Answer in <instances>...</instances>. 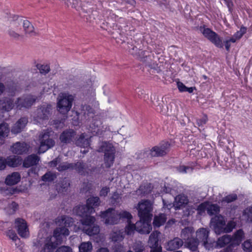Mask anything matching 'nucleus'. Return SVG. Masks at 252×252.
I'll use <instances>...</instances> for the list:
<instances>
[{"mask_svg": "<svg viewBox=\"0 0 252 252\" xmlns=\"http://www.w3.org/2000/svg\"><path fill=\"white\" fill-rule=\"evenodd\" d=\"M243 248L245 252H252V241H245L243 244Z\"/></svg>", "mask_w": 252, "mask_h": 252, "instance_id": "a19ab883", "label": "nucleus"}, {"mask_svg": "<svg viewBox=\"0 0 252 252\" xmlns=\"http://www.w3.org/2000/svg\"><path fill=\"white\" fill-rule=\"evenodd\" d=\"M199 243L196 239L190 238L185 242V245L191 251H195L197 249Z\"/></svg>", "mask_w": 252, "mask_h": 252, "instance_id": "e433bc0d", "label": "nucleus"}, {"mask_svg": "<svg viewBox=\"0 0 252 252\" xmlns=\"http://www.w3.org/2000/svg\"><path fill=\"white\" fill-rule=\"evenodd\" d=\"M15 105V101L11 97H6L0 100V109L3 111L8 112L11 110Z\"/></svg>", "mask_w": 252, "mask_h": 252, "instance_id": "6ab92c4d", "label": "nucleus"}, {"mask_svg": "<svg viewBox=\"0 0 252 252\" xmlns=\"http://www.w3.org/2000/svg\"><path fill=\"white\" fill-rule=\"evenodd\" d=\"M236 223L233 220L229 221L225 225L224 218L221 215L216 216L211 219L210 226L212 227L216 233L231 232L235 227Z\"/></svg>", "mask_w": 252, "mask_h": 252, "instance_id": "423d86ee", "label": "nucleus"}, {"mask_svg": "<svg viewBox=\"0 0 252 252\" xmlns=\"http://www.w3.org/2000/svg\"><path fill=\"white\" fill-rule=\"evenodd\" d=\"M47 131L44 130L39 135L38 140V144H39L38 152L39 153H43L47 150Z\"/></svg>", "mask_w": 252, "mask_h": 252, "instance_id": "aec40b11", "label": "nucleus"}, {"mask_svg": "<svg viewBox=\"0 0 252 252\" xmlns=\"http://www.w3.org/2000/svg\"><path fill=\"white\" fill-rule=\"evenodd\" d=\"M220 252H233L230 248H226L223 249V251H220Z\"/></svg>", "mask_w": 252, "mask_h": 252, "instance_id": "774afa93", "label": "nucleus"}, {"mask_svg": "<svg viewBox=\"0 0 252 252\" xmlns=\"http://www.w3.org/2000/svg\"><path fill=\"white\" fill-rule=\"evenodd\" d=\"M5 159V166L6 165L15 167L19 166L22 163V159L21 157L16 156H10L7 157Z\"/></svg>", "mask_w": 252, "mask_h": 252, "instance_id": "b1692460", "label": "nucleus"}, {"mask_svg": "<svg viewBox=\"0 0 252 252\" xmlns=\"http://www.w3.org/2000/svg\"><path fill=\"white\" fill-rule=\"evenodd\" d=\"M124 238V236L123 235V232L121 230L113 231L110 234V239L114 242H121Z\"/></svg>", "mask_w": 252, "mask_h": 252, "instance_id": "72a5a7b5", "label": "nucleus"}, {"mask_svg": "<svg viewBox=\"0 0 252 252\" xmlns=\"http://www.w3.org/2000/svg\"><path fill=\"white\" fill-rule=\"evenodd\" d=\"M199 31L205 37L207 38L216 46L219 48H222L223 47L221 39L216 32L211 29L205 28L204 26H201L199 28Z\"/></svg>", "mask_w": 252, "mask_h": 252, "instance_id": "9b49d317", "label": "nucleus"}, {"mask_svg": "<svg viewBox=\"0 0 252 252\" xmlns=\"http://www.w3.org/2000/svg\"><path fill=\"white\" fill-rule=\"evenodd\" d=\"M81 220V226L72 225L73 220L71 218L63 216L59 217L56 219V223L60 226L56 228L54 232V237L56 239L57 243H60L62 239L69 234L68 227H73V230L77 231L81 229L82 231L90 236L98 235L100 231L99 226L94 225L92 226L95 221V218L94 217L89 216L88 217H82Z\"/></svg>", "mask_w": 252, "mask_h": 252, "instance_id": "f257e3e1", "label": "nucleus"}, {"mask_svg": "<svg viewBox=\"0 0 252 252\" xmlns=\"http://www.w3.org/2000/svg\"><path fill=\"white\" fill-rule=\"evenodd\" d=\"M56 252H72V251L69 247L62 246L58 248Z\"/></svg>", "mask_w": 252, "mask_h": 252, "instance_id": "3c124183", "label": "nucleus"}, {"mask_svg": "<svg viewBox=\"0 0 252 252\" xmlns=\"http://www.w3.org/2000/svg\"><path fill=\"white\" fill-rule=\"evenodd\" d=\"M166 220V218L164 214H161L158 216H156L154 218L153 225L155 227H159L163 225Z\"/></svg>", "mask_w": 252, "mask_h": 252, "instance_id": "f704fd0d", "label": "nucleus"}, {"mask_svg": "<svg viewBox=\"0 0 252 252\" xmlns=\"http://www.w3.org/2000/svg\"><path fill=\"white\" fill-rule=\"evenodd\" d=\"M29 146L25 142H18L11 147V152L15 154L21 155L28 151Z\"/></svg>", "mask_w": 252, "mask_h": 252, "instance_id": "412c9836", "label": "nucleus"}, {"mask_svg": "<svg viewBox=\"0 0 252 252\" xmlns=\"http://www.w3.org/2000/svg\"><path fill=\"white\" fill-rule=\"evenodd\" d=\"M177 170L181 173H187L192 171V168L188 166L181 165L177 167Z\"/></svg>", "mask_w": 252, "mask_h": 252, "instance_id": "79ce46f5", "label": "nucleus"}, {"mask_svg": "<svg viewBox=\"0 0 252 252\" xmlns=\"http://www.w3.org/2000/svg\"><path fill=\"white\" fill-rule=\"evenodd\" d=\"M76 143L81 147L87 148L90 145V138L84 134H82L77 140Z\"/></svg>", "mask_w": 252, "mask_h": 252, "instance_id": "2f4dec72", "label": "nucleus"}, {"mask_svg": "<svg viewBox=\"0 0 252 252\" xmlns=\"http://www.w3.org/2000/svg\"><path fill=\"white\" fill-rule=\"evenodd\" d=\"M193 231L194 230L191 227H186L182 230L181 237L186 241L190 239V237L192 236Z\"/></svg>", "mask_w": 252, "mask_h": 252, "instance_id": "4c0bfd02", "label": "nucleus"}, {"mask_svg": "<svg viewBox=\"0 0 252 252\" xmlns=\"http://www.w3.org/2000/svg\"><path fill=\"white\" fill-rule=\"evenodd\" d=\"M203 245L208 250H210L214 247H217V242L210 240H208V239L203 243Z\"/></svg>", "mask_w": 252, "mask_h": 252, "instance_id": "37998d69", "label": "nucleus"}, {"mask_svg": "<svg viewBox=\"0 0 252 252\" xmlns=\"http://www.w3.org/2000/svg\"><path fill=\"white\" fill-rule=\"evenodd\" d=\"M178 89L181 92H186L187 87L181 82H178L177 83Z\"/></svg>", "mask_w": 252, "mask_h": 252, "instance_id": "13d9d810", "label": "nucleus"}, {"mask_svg": "<svg viewBox=\"0 0 252 252\" xmlns=\"http://www.w3.org/2000/svg\"><path fill=\"white\" fill-rule=\"evenodd\" d=\"M160 233L158 231H153L150 235L148 244L151 249L150 252H162V248L158 245Z\"/></svg>", "mask_w": 252, "mask_h": 252, "instance_id": "ddd939ff", "label": "nucleus"}, {"mask_svg": "<svg viewBox=\"0 0 252 252\" xmlns=\"http://www.w3.org/2000/svg\"><path fill=\"white\" fill-rule=\"evenodd\" d=\"M5 168V159L0 157V170H3Z\"/></svg>", "mask_w": 252, "mask_h": 252, "instance_id": "052dcab7", "label": "nucleus"}, {"mask_svg": "<svg viewBox=\"0 0 252 252\" xmlns=\"http://www.w3.org/2000/svg\"><path fill=\"white\" fill-rule=\"evenodd\" d=\"M140 220L137 222L138 231L141 234H149L152 230L151 221L153 215V203L148 200H142L136 207Z\"/></svg>", "mask_w": 252, "mask_h": 252, "instance_id": "f03ea898", "label": "nucleus"}, {"mask_svg": "<svg viewBox=\"0 0 252 252\" xmlns=\"http://www.w3.org/2000/svg\"><path fill=\"white\" fill-rule=\"evenodd\" d=\"M91 132L94 133L98 135H100L102 134V131L97 127H95V126H93L91 127Z\"/></svg>", "mask_w": 252, "mask_h": 252, "instance_id": "5fc2aeb1", "label": "nucleus"}, {"mask_svg": "<svg viewBox=\"0 0 252 252\" xmlns=\"http://www.w3.org/2000/svg\"><path fill=\"white\" fill-rule=\"evenodd\" d=\"M10 129L9 126L5 123L0 125V140L8 136Z\"/></svg>", "mask_w": 252, "mask_h": 252, "instance_id": "c9c22d12", "label": "nucleus"}, {"mask_svg": "<svg viewBox=\"0 0 252 252\" xmlns=\"http://www.w3.org/2000/svg\"><path fill=\"white\" fill-rule=\"evenodd\" d=\"M47 114V106L46 104H44L37 109L36 114L34 117L35 121L38 123H40L41 121L46 119Z\"/></svg>", "mask_w": 252, "mask_h": 252, "instance_id": "5701e85b", "label": "nucleus"}, {"mask_svg": "<svg viewBox=\"0 0 252 252\" xmlns=\"http://www.w3.org/2000/svg\"><path fill=\"white\" fill-rule=\"evenodd\" d=\"M74 135V132L72 130L65 131L62 133L60 136V140L62 142L69 143Z\"/></svg>", "mask_w": 252, "mask_h": 252, "instance_id": "7c9ffc66", "label": "nucleus"}, {"mask_svg": "<svg viewBox=\"0 0 252 252\" xmlns=\"http://www.w3.org/2000/svg\"><path fill=\"white\" fill-rule=\"evenodd\" d=\"M120 196L118 193H114L111 198V202L112 204H115V203L119 202Z\"/></svg>", "mask_w": 252, "mask_h": 252, "instance_id": "864d4df0", "label": "nucleus"}, {"mask_svg": "<svg viewBox=\"0 0 252 252\" xmlns=\"http://www.w3.org/2000/svg\"><path fill=\"white\" fill-rule=\"evenodd\" d=\"M39 161L38 156L35 155H31L25 159L23 161V166L29 168L36 165Z\"/></svg>", "mask_w": 252, "mask_h": 252, "instance_id": "c85d7f7f", "label": "nucleus"}, {"mask_svg": "<svg viewBox=\"0 0 252 252\" xmlns=\"http://www.w3.org/2000/svg\"><path fill=\"white\" fill-rule=\"evenodd\" d=\"M207 121V118L206 116L203 117L202 118L197 120V123L199 126H202L205 124Z\"/></svg>", "mask_w": 252, "mask_h": 252, "instance_id": "6e6d98bb", "label": "nucleus"}, {"mask_svg": "<svg viewBox=\"0 0 252 252\" xmlns=\"http://www.w3.org/2000/svg\"><path fill=\"white\" fill-rule=\"evenodd\" d=\"M209 231L204 228L198 229L196 232V240L199 243H203L209 236Z\"/></svg>", "mask_w": 252, "mask_h": 252, "instance_id": "a878e982", "label": "nucleus"}, {"mask_svg": "<svg viewBox=\"0 0 252 252\" xmlns=\"http://www.w3.org/2000/svg\"><path fill=\"white\" fill-rule=\"evenodd\" d=\"M5 87L4 84L0 82V95H1L5 91Z\"/></svg>", "mask_w": 252, "mask_h": 252, "instance_id": "0e129e2a", "label": "nucleus"}, {"mask_svg": "<svg viewBox=\"0 0 252 252\" xmlns=\"http://www.w3.org/2000/svg\"><path fill=\"white\" fill-rule=\"evenodd\" d=\"M9 36L15 40H20L24 37L22 30V19L17 18L11 21L7 31Z\"/></svg>", "mask_w": 252, "mask_h": 252, "instance_id": "1a4fd4ad", "label": "nucleus"}, {"mask_svg": "<svg viewBox=\"0 0 252 252\" xmlns=\"http://www.w3.org/2000/svg\"><path fill=\"white\" fill-rule=\"evenodd\" d=\"M79 3L80 1L78 0H72V7L73 8L77 9Z\"/></svg>", "mask_w": 252, "mask_h": 252, "instance_id": "680f3d73", "label": "nucleus"}, {"mask_svg": "<svg viewBox=\"0 0 252 252\" xmlns=\"http://www.w3.org/2000/svg\"><path fill=\"white\" fill-rule=\"evenodd\" d=\"M236 198L237 195L235 194H232L226 196L225 198H224L222 199V202L229 203L236 200Z\"/></svg>", "mask_w": 252, "mask_h": 252, "instance_id": "a18cd8bd", "label": "nucleus"}, {"mask_svg": "<svg viewBox=\"0 0 252 252\" xmlns=\"http://www.w3.org/2000/svg\"><path fill=\"white\" fill-rule=\"evenodd\" d=\"M28 123V119L25 118L20 119L12 126L11 132L14 134H17L21 132L23 129Z\"/></svg>", "mask_w": 252, "mask_h": 252, "instance_id": "4be33fe9", "label": "nucleus"}, {"mask_svg": "<svg viewBox=\"0 0 252 252\" xmlns=\"http://www.w3.org/2000/svg\"><path fill=\"white\" fill-rule=\"evenodd\" d=\"M144 249V246L140 242L136 243L133 246V250L135 252H142Z\"/></svg>", "mask_w": 252, "mask_h": 252, "instance_id": "49530a36", "label": "nucleus"}, {"mask_svg": "<svg viewBox=\"0 0 252 252\" xmlns=\"http://www.w3.org/2000/svg\"><path fill=\"white\" fill-rule=\"evenodd\" d=\"M69 186V183L67 180L63 181V183L59 187H58L57 189L59 191H63V189L67 188Z\"/></svg>", "mask_w": 252, "mask_h": 252, "instance_id": "8fccbe9b", "label": "nucleus"}, {"mask_svg": "<svg viewBox=\"0 0 252 252\" xmlns=\"http://www.w3.org/2000/svg\"><path fill=\"white\" fill-rule=\"evenodd\" d=\"M242 220L246 221H252V206L247 208L244 211Z\"/></svg>", "mask_w": 252, "mask_h": 252, "instance_id": "58836bf2", "label": "nucleus"}, {"mask_svg": "<svg viewBox=\"0 0 252 252\" xmlns=\"http://www.w3.org/2000/svg\"><path fill=\"white\" fill-rule=\"evenodd\" d=\"M224 45H225V47L227 51H229V48L230 47V41L228 39L224 41Z\"/></svg>", "mask_w": 252, "mask_h": 252, "instance_id": "e2e57ef3", "label": "nucleus"}, {"mask_svg": "<svg viewBox=\"0 0 252 252\" xmlns=\"http://www.w3.org/2000/svg\"><path fill=\"white\" fill-rule=\"evenodd\" d=\"M34 245L38 248L39 252H47V231L46 229L39 230Z\"/></svg>", "mask_w": 252, "mask_h": 252, "instance_id": "f8f14e48", "label": "nucleus"}, {"mask_svg": "<svg viewBox=\"0 0 252 252\" xmlns=\"http://www.w3.org/2000/svg\"><path fill=\"white\" fill-rule=\"evenodd\" d=\"M15 226L17 229L19 235L23 238H27L29 236V231L26 221L21 218L15 220Z\"/></svg>", "mask_w": 252, "mask_h": 252, "instance_id": "4468645a", "label": "nucleus"}, {"mask_svg": "<svg viewBox=\"0 0 252 252\" xmlns=\"http://www.w3.org/2000/svg\"><path fill=\"white\" fill-rule=\"evenodd\" d=\"M169 147V144L168 142H165L164 144L153 147L150 152L151 157H159L165 155Z\"/></svg>", "mask_w": 252, "mask_h": 252, "instance_id": "a211bd4d", "label": "nucleus"}, {"mask_svg": "<svg viewBox=\"0 0 252 252\" xmlns=\"http://www.w3.org/2000/svg\"><path fill=\"white\" fill-rule=\"evenodd\" d=\"M20 179L21 176L19 173L13 172L6 177L5 182L8 185H14L17 184Z\"/></svg>", "mask_w": 252, "mask_h": 252, "instance_id": "cd10ccee", "label": "nucleus"}, {"mask_svg": "<svg viewBox=\"0 0 252 252\" xmlns=\"http://www.w3.org/2000/svg\"><path fill=\"white\" fill-rule=\"evenodd\" d=\"M100 218L104 224L114 225L119 223L121 220L129 219L132 217L131 215L126 211H116L112 208L101 212Z\"/></svg>", "mask_w": 252, "mask_h": 252, "instance_id": "7ed1b4c3", "label": "nucleus"}, {"mask_svg": "<svg viewBox=\"0 0 252 252\" xmlns=\"http://www.w3.org/2000/svg\"><path fill=\"white\" fill-rule=\"evenodd\" d=\"M109 191V189L107 187L103 188L100 191V195L101 196H105Z\"/></svg>", "mask_w": 252, "mask_h": 252, "instance_id": "4d7b16f0", "label": "nucleus"}, {"mask_svg": "<svg viewBox=\"0 0 252 252\" xmlns=\"http://www.w3.org/2000/svg\"><path fill=\"white\" fill-rule=\"evenodd\" d=\"M37 97L32 94H25L17 98L15 106L18 109H29L33 105Z\"/></svg>", "mask_w": 252, "mask_h": 252, "instance_id": "9d476101", "label": "nucleus"}, {"mask_svg": "<svg viewBox=\"0 0 252 252\" xmlns=\"http://www.w3.org/2000/svg\"><path fill=\"white\" fill-rule=\"evenodd\" d=\"M22 25L23 28V31L26 34L30 36L35 35L36 33L34 31V27L30 21L27 20L22 19Z\"/></svg>", "mask_w": 252, "mask_h": 252, "instance_id": "393cba45", "label": "nucleus"}, {"mask_svg": "<svg viewBox=\"0 0 252 252\" xmlns=\"http://www.w3.org/2000/svg\"><path fill=\"white\" fill-rule=\"evenodd\" d=\"M7 236L13 241H16L18 239V237L17 234L14 232V231L12 230H9L7 232L6 234Z\"/></svg>", "mask_w": 252, "mask_h": 252, "instance_id": "09e8293b", "label": "nucleus"}, {"mask_svg": "<svg viewBox=\"0 0 252 252\" xmlns=\"http://www.w3.org/2000/svg\"><path fill=\"white\" fill-rule=\"evenodd\" d=\"M18 209V205L15 202H12L5 208L6 212L9 215L13 214Z\"/></svg>", "mask_w": 252, "mask_h": 252, "instance_id": "ea45409f", "label": "nucleus"}, {"mask_svg": "<svg viewBox=\"0 0 252 252\" xmlns=\"http://www.w3.org/2000/svg\"><path fill=\"white\" fill-rule=\"evenodd\" d=\"M96 252H109V251L106 248H100L97 250Z\"/></svg>", "mask_w": 252, "mask_h": 252, "instance_id": "69168bd1", "label": "nucleus"}, {"mask_svg": "<svg viewBox=\"0 0 252 252\" xmlns=\"http://www.w3.org/2000/svg\"><path fill=\"white\" fill-rule=\"evenodd\" d=\"M246 30L247 29L246 28L242 27L240 31L235 33L234 35L239 40L241 38L243 34L246 33Z\"/></svg>", "mask_w": 252, "mask_h": 252, "instance_id": "de8ad7c7", "label": "nucleus"}, {"mask_svg": "<svg viewBox=\"0 0 252 252\" xmlns=\"http://www.w3.org/2000/svg\"><path fill=\"white\" fill-rule=\"evenodd\" d=\"M209 215H213L217 214L219 211V207L213 204H211L208 202H204L200 204L197 208L198 213L202 215L205 211Z\"/></svg>", "mask_w": 252, "mask_h": 252, "instance_id": "2eb2a0df", "label": "nucleus"}, {"mask_svg": "<svg viewBox=\"0 0 252 252\" xmlns=\"http://www.w3.org/2000/svg\"><path fill=\"white\" fill-rule=\"evenodd\" d=\"M100 204L99 197L92 196L87 200V204L79 205L74 209V212L77 215L81 217L91 216L90 214L95 212L94 208L98 207Z\"/></svg>", "mask_w": 252, "mask_h": 252, "instance_id": "39448f33", "label": "nucleus"}, {"mask_svg": "<svg viewBox=\"0 0 252 252\" xmlns=\"http://www.w3.org/2000/svg\"><path fill=\"white\" fill-rule=\"evenodd\" d=\"M175 201L174 203H167L163 199V203L164 207L167 208L168 209L174 206L176 208H180L182 206L186 204L188 202V199L185 195L180 194L174 198Z\"/></svg>", "mask_w": 252, "mask_h": 252, "instance_id": "dca6fc26", "label": "nucleus"}, {"mask_svg": "<svg viewBox=\"0 0 252 252\" xmlns=\"http://www.w3.org/2000/svg\"><path fill=\"white\" fill-rule=\"evenodd\" d=\"M163 188V190H160L161 192L160 193L165 192L170 193V194H173L172 190L170 188L166 187L165 185H164V187Z\"/></svg>", "mask_w": 252, "mask_h": 252, "instance_id": "bf43d9fd", "label": "nucleus"}, {"mask_svg": "<svg viewBox=\"0 0 252 252\" xmlns=\"http://www.w3.org/2000/svg\"><path fill=\"white\" fill-rule=\"evenodd\" d=\"M55 144V142L52 139H48V149L53 147Z\"/></svg>", "mask_w": 252, "mask_h": 252, "instance_id": "338daca9", "label": "nucleus"}, {"mask_svg": "<svg viewBox=\"0 0 252 252\" xmlns=\"http://www.w3.org/2000/svg\"><path fill=\"white\" fill-rule=\"evenodd\" d=\"M132 218V217L129 219H126L127 221V225L126 226L125 231L126 234L128 235L133 234L135 230L140 233L138 230V226H137V222L135 224L131 223V219Z\"/></svg>", "mask_w": 252, "mask_h": 252, "instance_id": "c756f323", "label": "nucleus"}, {"mask_svg": "<svg viewBox=\"0 0 252 252\" xmlns=\"http://www.w3.org/2000/svg\"><path fill=\"white\" fill-rule=\"evenodd\" d=\"M37 67L39 70V72L41 75H44L46 77L47 72V65H44L40 64L37 65Z\"/></svg>", "mask_w": 252, "mask_h": 252, "instance_id": "c03bdc74", "label": "nucleus"}, {"mask_svg": "<svg viewBox=\"0 0 252 252\" xmlns=\"http://www.w3.org/2000/svg\"><path fill=\"white\" fill-rule=\"evenodd\" d=\"M244 237V232L240 229L234 234L232 237L228 235H225L219 238L217 242V247L221 248L229 244L227 248H230L233 252H237V251L234 249V248L239 245Z\"/></svg>", "mask_w": 252, "mask_h": 252, "instance_id": "20e7f679", "label": "nucleus"}, {"mask_svg": "<svg viewBox=\"0 0 252 252\" xmlns=\"http://www.w3.org/2000/svg\"><path fill=\"white\" fill-rule=\"evenodd\" d=\"M79 252H92L93 247L90 241L83 242L78 246Z\"/></svg>", "mask_w": 252, "mask_h": 252, "instance_id": "473e14b6", "label": "nucleus"}, {"mask_svg": "<svg viewBox=\"0 0 252 252\" xmlns=\"http://www.w3.org/2000/svg\"><path fill=\"white\" fill-rule=\"evenodd\" d=\"M153 105L157 107L156 110L160 112L163 113V114H166V106H160L159 105V104H158V106H157L156 104L155 103H153Z\"/></svg>", "mask_w": 252, "mask_h": 252, "instance_id": "603ef678", "label": "nucleus"}, {"mask_svg": "<svg viewBox=\"0 0 252 252\" xmlns=\"http://www.w3.org/2000/svg\"><path fill=\"white\" fill-rule=\"evenodd\" d=\"M74 96L67 93H61L58 97L57 109L58 111L63 115H66L70 110Z\"/></svg>", "mask_w": 252, "mask_h": 252, "instance_id": "0eeeda50", "label": "nucleus"}, {"mask_svg": "<svg viewBox=\"0 0 252 252\" xmlns=\"http://www.w3.org/2000/svg\"><path fill=\"white\" fill-rule=\"evenodd\" d=\"M99 152L104 153V162L106 167H110L114 163L115 149L113 145L106 142H101L98 149Z\"/></svg>", "mask_w": 252, "mask_h": 252, "instance_id": "6e6552de", "label": "nucleus"}, {"mask_svg": "<svg viewBox=\"0 0 252 252\" xmlns=\"http://www.w3.org/2000/svg\"><path fill=\"white\" fill-rule=\"evenodd\" d=\"M183 245V241L179 238H175L169 241L166 245V249L169 251H173L180 248Z\"/></svg>", "mask_w": 252, "mask_h": 252, "instance_id": "bb28decb", "label": "nucleus"}, {"mask_svg": "<svg viewBox=\"0 0 252 252\" xmlns=\"http://www.w3.org/2000/svg\"><path fill=\"white\" fill-rule=\"evenodd\" d=\"M85 167V165L81 162H77L76 164L63 163L59 165L57 169L60 171H65L66 170L75 169L79 173L82 174L83 169Z\"/></svg>", "mask_w": 252, "mask_h": 252, "instance_id": "f3484780", "label": "nucleus"}]
</instances>
